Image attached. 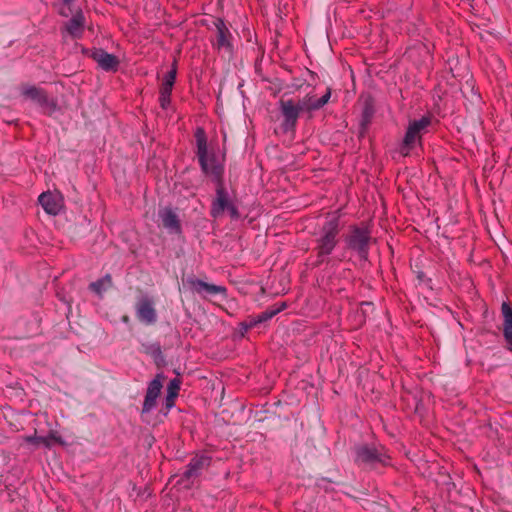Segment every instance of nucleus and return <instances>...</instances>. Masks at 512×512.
Listing matches in <instances>:
<instances>
[{
    "label": "nucleus",
    "mask_w": 512,
    "mask_h": 512,
    "mask_svg": "<svg viewBox=\"0 0 512 512\" xmlns=\"http://www.w3.org/2000/svg\"><path fill=\"white\" fill-rule=\"evenodd\" d=\"M331 92H327L320 98L315 95H306L298 101L292 99L280 101V112L283 117L282 129L285 132L294 131L297 120L301 114H310L314 110H318L323 107L330 99Z\"/></svg>",
    "instance_id": "f257e3e1"
},
{
    "label": "nucleus",
    "mask_w": 512,
    "mask_h": 512,
    "mask_svg": "<svg viewBox=\"0 0 512 512\" xmlns=\"http://www.w3.org/2000/svg\"><path fill=\"white\" fill-rule=\"evenodd\" d=\"M42 438V436H37L36 434L35 435H32V436H26L24 437V441L29 443V444H32L34 446H40V439Z\"/></svg>",
    "instance_id": "393cba45"
},
{
    "label": "nucleus",
    "mask_w": 512,
    "mask_h": 512,
    "mask_svg": "<svg viewBox=\"0 0 512 512\" xmlns=\"http://www.w3.org/2000/svg\"><path fill=\"white\" fill-rule=\"evenodd\" d=\"M52 445H53V443L51 441L49 434L47 436H42V438L40 439V446L50 448V447H52Z\"/></svg>",
    "instance_id": "bb28decb"
},
{
    "label": "nucleus",
    "mask_w": 512,
    "mask_h": 512,
    "mask_svg": "<svg viewBox=\"0 0 512 512\" xmlns=\"http://www.w3.org/2000/svg\"><path fill=\"white\" fill-rule=\"evenodd\" d=\"M137 318L145 324H153L156 322L157 315L154 309V302L151 298L142 297L136 306Z\"/></svg>",
    "instance_id": "1a4fd4ad"
},
{
    "label": "nucleus",
    "mask_w": 512,
    "mask_h": 512,
    "mask_svg": "<svg viewBox=\"0 0 512 512\" xmlns=\"http://www.w3.org/2000/svg\"><path fill=\"white\" fill-rule=\"evenodd\" d=\"M38 200L40 205L48 214L57 215L62 208L60 197L51 192L42 193Z\"/></svg>",
    "instance_id": "ddd939ff"
},
{
    "label": "nucleus",
    "mask_w": 512,
    "mask_h": 512,
    "mask_svg": "<svg viewBox=\"0 0 512 512\" xmlns=\"http://www.w3.org/2000/svg\"><path fill=\"white\" fill-rule=\"evenodd\" d=\"M49 436H50L53 444L57 443L62 446L66 445V442L62 439V437L56 431H51L49 433Z\"/></svg>",
    "instance_id": "b1692460"
},
{
    "label": "nucleus",
    "mask_w": 512,
    "mask_h": 512,
    "mask_svg": "<svg viewBox=\"0 0 512 512\" xmlns=\"http://www.w3.org/2000/svg\"><path fill=\"white\" fill-rule=\"evenodd\" d=\"M197 156L204 173L219 177L222 166L213 151H209L207 137L203 128L198 127L195 132Z\"/></svg>",
    "instance_id": "f03ea898"
},
{
    "label": "nucleus",
    "mask_w": 512,
    "mask_h": 512,
    "mask_svg": "<svg viewBox=\"0 0 512 512\" xmlns=\"http://www.w3.org/2000/svg\"><path fill=\"white\" fill-rule=\"evenodd\" d=\"M285 306H286L285 303H282L281 305H279L277 307H273V308H270V309L264 311L263 313H261L258 316L257 322H264V321L271 319L276 314L281 312L285 308Z\"/></svg>",
    "instance_id": "aec40b11"
},
{
    "label": "nucleus",
    "mask_w": 512,
    "mask_h": 512,
    "mask_svg": "<svg viewBox=\"0 0 512 512\" xmlns=\"http://www.w3.org/2000/svg\"><path fill=\"white\" fill-rule=\"evenodd\" d=\"M370 234L367 229L355 228L348 238V246L356 250L362 258L367 255Z\"/></svg>",
    "instance_id": "423d86ee"
},
{
    "label": "nucleus",
    "mask_w": 512,
    "mask_h": 512,
    "mask_svg": "<svg viewBox=\"0 0 512 512\" xmlns=\"http://www.w3.org/2000/svg\"><path fill=\"white\" fill-rule=\"evenodd\" d=\"M227 210L232 218H238L237 208L231 202L228 193L222 186H219L216 192V198L212 203L211 214L213 217H219Z\"/></svg>",
    "instance_id": "39448f33"
},
{
    "label": "nucleus",
    "mask_w": 512,
    "mask_h": 512,
    "mask_svg": "<svg viewBox=\"0 0 512 512\" xmlns=\"http://www.w3.org/2000/svg\"><path fill=\"white\" fill-rule=\"evenodd\" d=\"M161 379L162 375H157L156 378L149 383L142 408L144 413L150 412L154 409L156 400L163 386Z\"/></svg>",
    "instance_id": "9d476101"
},
{
    "label": "nucleus",
    "mask_w": 512,
    "mask_h": 512,
    "mask_svg": "<svg viewBox=\"0 0 512 512\" xmlns=\"http://www.w3.org/2000/svg\"><path fill=\"white\" fill-rule=\"evenodd\" d=\"M170 93H164L160 91L159 102L163 109H167L170 104Z\"/></svg>",
    "instance_id": "5701e85b"
},
{
    "label": "nucleus",
    "mask_w": 512,
    "mask_h": 512,
    "mask_svg": "<svg viewBox=\"0 0 512 512\" xmlns=\"http://www.w3.org/2000/svg\"><path fill=\"white\" fill-rule=\"evenodd\" d=\"M210 464V458L205 455H196L190 461L183 476L189 480Z\"/></svg>",
    "instance_id": "dca6fc26"
},
{
    "label": "nucleus",
    "mask_w": 512,
    "mask_h": 512,
    "mask_svg": "<svg viewBox=\"0 0 512 512\" xmlns=\"http://www.w3.org/2000/svg\"><path fill=\"white\" fill-rule=\"evenodd\" d=\"M501 312L504 319L503 334L509 349L512 351V308L508 303L503 302Z\"/></svg>",
    "instance_id": "2eb2a0df"
},
{
    "label": "nucleus",
    "mask_w": 512,
    "mask_h": 512,
    "mask_svg": "<svg viewBox=\"0 0 512 512\" xmlns=\"http://www.w3.org/2000/svg\"><path fill=\"white\" fill-rule=\"evenodd\" d=\"M176 397L177 396H175V395H171V394L167 393L166 398H165V406H166L167 410H170L174 406Z\"/></svg>",
    "instance_id": "a878e982"
},
{
    "label": "nucleus",
    "mask_w": 512,
    "mask_h": 512,
    "mask_svg": "<svg viewBox=\"0 0 512 512\" xmlns=\"http://www.w3.org/2000/svg\"><path fill=\"white\" fill-rule=\"evenodd\" d=\"M112 286V278L109 274L90 284V288L97 295L101 296Z\"/></svg>",
    "instance_id": "6ab92c4d"
},
{
    "label": "nucleus",
    "mask_w": 512,
    "mask_h": 512,
    "mask_svg": "<svg viewBox=\"0 0 512 512\" xmlns=\"http://www.w3.org/2000/svg\"><path fill=\"white\" fill-rule=\"evenodd\" d=\"M176 74H177V68H176V65L173 64V67L170 71H168L165 76L163 77V80H162V85H161V89L160 91L161 92H164V93H172V89H173V86H174V83H175V80H176Z\"/></svg>",
    "instance_id": "a211bd4d"
},
{
    "label": "nucleus",
    "mask_w": 512,
    "mask_h": 512,
    "mask_svg": "<svg viewBox=\"0 0 512 512\" xmlns=\"http://www.w3.org/2000/svg\"><path fill=\"white\" fill-rule=\"evenodd\" d=\"M180 390V381L178 379H172L167 387V393L178 396Z\"/></svg>",
    "instance_id": "4be33fe9"
},
{
    "label": "nucleus",
    "mask_w": 512,
    "mask_h": 512,
    "mask_svg": "<svg viewBox=\"0 0 512 512\" xmlns=\"http://www.w3.org/2000/svg\"><path fill=\"white\" fill-rule=\"evenodd\" d=\"M186 283L189 285L192 291L202 296L226 294V288L224 286L209 284L194 277L187 278Z\"/></svg>",
    "instance_id": "6e6552de"
},
{
    "label": "nucleus",
    "mask_w": 512,
    "mask_h": 512,
    "mask_svg": "<svg viewBox=\"0 0 512 512\" xmlns=\"http://www.w3.org/2000/svg\"><path fill=\"white\" fill-rule=\"evenodd\" d=\"M24 95H26L27 97H29L31 99L37 100V101H41L43 99L41 90H39L35 87L26 88L24 90Z\"/></svg>",
    "instance_id": "412c9836"
},
{
    "label": "nucleus",
    "mask_w": 512,
    "mask_h": 512,
    "mask_svg": "<svg viewBox=\"0 0 512 512\" xmlns=\"http://www.w3.org/2000/svg\"><path fill=\"white\" fill-rule=\"evenodd\" d=\"M73 1H74V0H63V2H64L65 4H70V3H71V2H73Z\"/></svg>",
    "instance_id": "cd10ccee"
},
{
    "label": "nucleus",
    "mask_w": 512,
    "mask_h": 512,
    "mask_svg": "<svg viewBox=\"0 0 512 512\" xmlns=\"http://www.w3.org/2000/svg\"><path fill=\"white\" fill-rule=\"evenodd\" d=\"M217 29V41L216 46L219 50H225L227 52H231L232 45L230 42L231 33L229 29L226 27L223 20L218 19L215 23Z\"/></svg>",
    "instance_id": "4468645a"
},
{
    "label": "nucleus",
    "mask_w": 512,
    "mask_h": 512,
    "mask_svg": "<svg viewBox=\"0 0 512 512\" xmlns=\"http://www.w3.org/2000/svg\"><path fill=\"white\" fill-rule=\"evenodd\" d=\"M159 218L161 220L163 227L167 229L170 233L179 234L181 232V225L178 215L171 208L165 207L163 209H160Z\"/></svg>",
    "instance_id": "9b49d317"
},
{
    "label": "nucleus",
    "mask_w": 512,
    "mask_h": 512,
    "mask_svg": "<svg viewBox=\"0 0 512 512\" xmlns=\"http://www.w3.org/2000/svg\"><path fill=\"white\" fill-rule=\"evenodd\" d=\"M338 232L339 220L335 215H332L324 224L320 236L317 239V250L319 257H325L331 254L337 244Z\"/></svg>",
    "instance_id": "7ed1b4c3"
},
{
    "label": "nucleus",
    "mask_w": 512,
    "mask_h": 512,
    "mask_svg": "<svg viewBox=\"0 0 512 512\" xmlns=\"http://www.w3.org/2000/svg\"><path fill=\"white\" fill-rule=\"evenodd\" d=\"M356 461L358 463H374L381 462L386 464V454L384 449L368 446H361L356 450Z\"/></svg>",
    "instance_id": "0eeeda50"
},
{
    "label": "nucleus",
    "mask_w": 512,
    "mask_h": 512,
    "mask_svg": "<svg viewBox=\"0 0 512 512\" xmlns=\"http://www.w3.org/2000/svg\"><path fill=\"white\" fill-rule=\"evenodd\" d=\"M85 18L84 15L79 12L76 13L66 24V30L69 35L74 38H79L84 31Z\"/></svg>",
    "instance_id": "f3484780"
},
{
    "label": "nucleus",
    "mask_w": 512,
    "mask_h": 512,
    "mask_svg": "<svg viewBox=\"0 0 512 512\" xmlns=\"http://www.w3.org/2000/svg\"><path fill=\"white\" fill-rule=\"evenodd\" d=\"M93 59L105 71H116L119 65V60L113 54H110L103 49H97L92 54Z\"/></svg>",
    "instance_id": "f8f14e48"
},
{
    "label": "nucleus",
    "mask_w": 512,
    "mask_h": 512,
    "mask_svg": "<svg viewBox=\"0 0 512 512\" xmlns=\"http://www.w3.org/2000/svg\"><path fill=\"white\" fill-rule=\"evenodd\" d=\"M429 124L430 119L428 117H422L409 123L400 147V153L403 156L409 155L414 148L421 146L422 135Z\"/></svg>",
    "instance_id": "20e7f679"
}]
</instances>
